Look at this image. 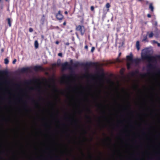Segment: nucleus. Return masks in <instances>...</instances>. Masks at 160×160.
Listing matches in <instances>:
<instances>
[{
	"label": "nucleus",
	"mask_w": 160,
	"mask_h": 160,
	"mask_svg": "<svg viewBox=\"0 0 160 160\" xmlns=\"http://www.w3.org/2000/svg\"><path fill=\"white\" fill-rule=\"evenodd\" d=\"M86 118L90 120V122H91V117L87 115L86 116Z\"/></svg>",
	"instance_id": "21"
},
{
	"label": "nucleus",
	"mask_w": 160,
	"mask_h": 160,
	"mask_svg": "<svg viewBox=\"0 0 160 160\" xmlns=\"http://www.w3.org/2000/svg\"><path fill=\"white\" fill-rule=\"evenodd\" d=\"M136 72V73H137V71H136V72Z\"/></svg>",
	"instance_id": "58"
},
{
	"label": "nucleus",
	"mask_w": 160,
	"mask_h": 160,
	"mask_svg": "<svg viewBox=\"0 0 160 160\" xmlns=\"http://www.w3.org/2000/svg\"><path fill=\"white\" fill-rule=\"evenodd\" d=\"M90 76L92 77H93V75H90Z\"/></svg>",
	"instance_id": "52"
},
{
	"label": "nucleus",
	"mask_w": 160,
	"mask_h": 160,
	"mask_svg": "<svg viewBox=\"0 0 160 160\" xmlns=\"http://www.w3.org/2000/svg\"><path fill=\"white\" fill-rule=\"evenodd\" d=\"M42 99V97H40V98H39V99Z\"/></svg>",
	"instance_id": "49"
},
{
	"label": "nucleus",
	"mask_w": 160,
	"mask_h": 160,
	"mask_svg": "<svg viewBox=\"0 0 160 160\" xmlns=\"http://www.w3.org/2000/svg\"><path fill=\"white\" fill-rule=\"evenodd\" d=\"M140 62V60L139 58H136L134 59H133V60L132 61V62L135 63L136 64H138Z\"/></svg>",
	"instance_id": "11"
},
{
	"label": "nucleus",
	"mask_w": 160,
	"mask_h": 160,
	"mask_svg": "<svg viewBox=\"0 0 160 160\" xmlns=\"http://www.w3.org/2000/svg\"><path fill=\"white\" fill-rule=\"evenodd\" d=\"M98 74H99V72H98Z\"/></svg>",
	"instance_id": "64"
},
{
	"label": "nucleus",
	"mask_w": 160,
	"mask_h": 160,
	"mask_svg": "<svg viewBox=\"0 0 160 160\" xmlns=\"http://www.w3.org/2000/svg\"><path fill=\"white\" fill-rule=\"evenodd\" d=\"M73 61L72 59H71L70 60V65L71 66L73 64Z\"/></svg>",
	"instance_id": "27"
},
{
	"label": "nucleus",
	"mask_w": 160,
	"mask_h": 160,
	"mask_svg": "<svg viewBox=\"0 0 160 160\" xmlns=\"http://www.w3.org/2000/svg\"><path fill=\"white\" fill-rule=\"evenodd\" d=\"M16 59H15L12 61V63L14 64L16 62Z\"/></svg>",
	"instance_id": "34"
},
{
	"label": "nucleus",
	"mask_w": 160,
	"mask_h": 160,
	"mask_svg": "<svg viewBox=\"0 0 160 160\" xmlns=\"http://www.w3.org/2000/svg\"><path fill=\"white\" fill-rule=\"evenodd\" d=\"M83 22V20H82V21H81V22Z\"/></svg>",
	"instance_id": "55"
},
{
	"label": "nucleus",
	"mask_w": 160,
	"mask_h": 160,
	"mask_svg": "<svg viewBox=\"0 0 160 160\" xmlns=\"http://www.w3.org/2000/svg\"><path fill=\"white\" fill-rule=\"evenodd\" d=\"M34 46L36 48H37L38 47V41L36 40L34 42Z\"/></svg>",
	"instance_id": "17"
},
{
	"label": "nucleus",
	"mask_w": 160,
	"mask_h": 160,
	"mask_svg": "<svg viewBox=\"0 0 160 160\" xmlns=\"http://www.w3.org/2000/svg\"><path fill=\"white\" fill-rule=\"evenodd\" d=\"M86 111L87 112H91V109L89 108H87Z\"/></svg>",
	"instance_id": "25"
},
{
	"label": "nucleus",
	"mask_w": 160,
	"mask_h": 160,
	"mask_svg": "<svg viewBox=\"0 0 160 160\" xmlns=\"http://www.w3.org/2000/svg\"><path fill=\"white\" fill-rule=\"evenodd\" d=\"M147 67L150 69H151L154 68L153 65L150 63H149L148 64Z\"/></svg>",
	"instance_id": "14"
},
{
	"label": "nucleus",
	"mask_w": 160,
	"mask_h": 160,
	"mask_svg": "<svg viewBox=\"0 0 160 160\" xmlns=\"http://www.w3.org/2000/svg\"><path fill=\"white\" fill-rule=\"evenodd\" d=\"M136 47L138 50H139L140 49V45L139 44V42L138 41L136 42Z\"/></svg>",
	"instance_id": "13"
},
{
	"label": "nucleus",
	"mask_w": 160,
	"mask_h": 160,
	"mask_svg": "<svg viewBox=\"0 0 160 160\" xmlns=\"http://www.w3.org/2000/svg\"><path fill=\"white\" fill-rule=\"evenodd\" d=\"M106 7L108 8V10H109L108 8L110 7V5L109 3H108L106 5Z\"/></svg>",
	"instance_id": "24"
},
{
	"label": "nucleus",
	"mask_w": 160,
	"mask_h": 160,
	"mask_svg": "<svg viewBox=\"0 0 160 160\" xmlns=\"http://www.w3.org/2000/svg\"><path fill=\"white\" fill-rule=\"evenodd\" d=\"M130 63H128L127 64V68L128 69H129L130 68Z\"/></svg>",
	"instance_id": "28"
},
{
	"label": "nucleus",
	"mask_w": 160,
	"mask_h": 160,
	"mask_svg": "<svg viewBox=\"0 0 160 160\" xmlns=\"http://www.w3.org/2000/svg\"><path fill=\"white\" fill-rule=\"evenodd\" d=\"M153 36V33L152 32H151L148 35V37L149 38H152Z\"/></svg>",
	"instance_id": "22"
},
{
	"label": "nucleus",
	"mask_w": 160,
	"mask_h": 160,
	"mask_svg": "<svg viewBox=\"0 0 160 160\" xmlns=\"http://www.w3.org/2000/svg\"><path fill=\"white\" fill-rule=\"evenodd\" d=\"M32 82V81L30 80H29V81H27L26 82V83L27 84H30Z\"/></svg>",
	"instance_id": "31"
},
{
	"label": "nucleus",
	"mask_w": 160,
	"mask_h": 160,
	"mask_svg": "<svg viewBox=\"0 0 160 160\" xmlns=\"http://www.w3.org/2000/svg\"><path fill=\"white\" fill-rule=\"evenodd\" d=\"M9 62V60L7 58H5L4 59V63L5 64H8Z\"/></svg>",
	"instance_id": "23"
},
{
	"label": "nucleus",
	"mask_w": 160,
	"mask_h": 160,
	"mask_svg": "<svg viewBox=\"0 0 160 160\" xmlns=\"http://www.w3.org/2000/svg\"><path fill=\"white\" fill-rule=\"evenodd\" d=\"M61 60L60 59H58L57 61V66H61V64L60 63Z\"/></svg>",
	"instance_id": "19"
},
{
	"label": "nucleus",
	"mask_w": 160,
	"mask_h": 160,
	"mask_svg": "<svg viewBox=\"0 0 160 160\" xmlns=\"http://www.w3.org/2000/svg\"><path fill=\"white\" fill-rule=\"evenodd\" d=\"M84 138L87 139V138H86V137H84Z\"/></svg>",
	"instance_id": "53"
},
{
	"label": "nucleus",
	"mask_w": 160,
	"mask_h": 160,
	"mask_svg": "<svg viewBox=\"0 0 160 160\" xmlns=\"http://www.w3.org/2000/svg\"><path fill=\"white\" fill-rule=\"evenodd\" d=\"M82 155L84 156V154L83 153H82Z\"/></svg>",
	"instance_id": "54"
},
{
	"label": "nucleus",
	"mask_w": 160,
	"mask_h": 160,
	"mask_svg": "<svg viewBox=\"0 0 160 160\" xmlns=\"http://www.w3.org/2000/svg\"><path fill=\"white\" fill-rule=\"evenodd\" d=\"M29 32H32L33 31V29L32 28H30L29 29Z\"/></svg>",
	"instance_id": "32"
},
{
	"label": "nucleus",
	"mask_w": 160,
	"mask_h": 160,
	"mask_svg": "<svg viewBox=\"0 0 160 160\" xmlns=\"http://www.w3.org/2000/svg\"><path fill=\"white\" fill-rule=\"evenodd\" d=\"M8 74L7 71H0V74L7 75Z\"/></svg>",
	"instance_id": "12"
},
{
	"label": "nucleus",
	"mask_w": 160,
	"mask_h": 160,
	"mask_svg": "<svg viewBox=\"0 0 160 160\" xmlns=\"http://www.w3.org/2000/svg\"><path fill=\"white\" fill-rule=\"evenodd\" d=\"M33 89V88H31V89Z\"/></svg>",
	"instance_id": "62"
},
{
	"label": "nucleus",
	"mask_w": 160,
	"mask_h": 160,
	"mask_svg": "<svg viewBox=\"0 0 160 160\" xmlns=\"http://www.w3.org/2000/svg\"><path fill=\"white\" fill-rule=\"evenodd\" d=\"M76 34L77 35V36H78V34H77L76 33Z\"/></svg>",
	"instance_id": "61"
},
{
	"label": "nucleus",
	"mask_w": 160,
	"mask_h": 160,
	"mask_svg": "<svg viewBox=\"0 0 160 160\" xmlns=\"http://www.w3.org/2000/svg\"><path fill=\"white\" fill-rule=\"evenodd\" d=\"M91 10L92 11H93L94 10V8L93 6H92L91 7Z\"/></svg>",
	"instance_id": "30"
},
{
	"label": "nucleus",
	"mask_w": 160,
	"mask_h": 160,
	"mask_svg": "<svg viewBox=\"0 0 160 160\" xmlns=\"http://www.w3.org/2000/svg\"><path fill=\"white\" fill-rule=\"evenodd\" d=\"M88 46L87 45H85V48L86 49L88 50Z\"/></svg>",
	"instance_id": "38"
},
{
	"label": "nucleus",
	"mask_w": 160,
	"mask_h": 160,
	"mask_svg": "<svg viewBox=\"0 0 160 160\" xmlns=\"http://www.w3.org/2000/svg\"><path fill=\"white\" fill-rule=\"evenodd\" d=\"M2 0H0V2H1Z\"/></svg>",
	"instance_id": "63"
},
{
	"label": "nucleus",
	"mask_w": 160,
	"mask_h": 160,
	"mask_svg": "<svg viewBox=\"0 0 160 160\" xmlns=\"http://www.w3.org/2000/svg\"><path fill=\"white\" fill-rule=\"evenodd\" d=\"M6 1H8V0H5Z\"/></svg>",
	"instance_id": "56"
},
{
	"label": "nucleus",
	"mask_w": 160,
	"mask_h": 160,
	"mask_svg": "<svg viewBox=\"0 0 160 160\" xmlns=\"http://www.w3.org/2000/svg\"><path fill=\"white\" fill-rule=\"evenodd\" d=\"M158 47H160V43H158Z\"/></svg>",
	"instance_id": "43"
},
{
	"label": "nucleus",
	"mask_w": 160,
	"mask_h": 160,
	"mask_svg": "<svg viewBox=\"0 0 160 160\" xmlns=\"http://www.w3.org/2000/svg\"><path fill=\"white\" fill-rule=\"evenodd\" d=\"M45 20V16L44 15H43L42 17V18L40 19V23L42 25H43L44 22Z\"/></svg>",
	"instance_id": "9"
},
{
	"label": "nucleus",
	"mask_w": 160,
	"mask_h": 160,
	"mask_svg": "<svg viewBox=\"0 0 160 160\" xmlns=\"http://www.w3.org/2000/svg\"><path fill=\"white\" fill-rule=\"evenodd\" d=\"M61 67L62 70H65L69 69L72 70L73 68L70 64H69L68 62H66L61 64Z\"/></svg>",
	"instance_id": "4"
},
{
	"label": "nucleus",
	"mask_w": 160,
	"mask_h": 160,
	"mask_svg": "<svg viewBox=\"0 0 160 160\" xmlns=\"http://www.w3.org/2000/svg\"><path fill=\"white\" fill-rule=\"evenodd\" d=\"M41 37H42V38H44V36L43 35H42L41 36Z\"/></svg>",
	"instance_id": "45"
},
{
	"label": "nucleus",
	"mask_w": 160,
	"mask_h": 160,
	"mask_svg": "<svg viewBox=\"0 0 160 160\" xmlns=\"http://www.w3.org/2000/svg\"><path fill=\"white\" fill-rule=\"evenodd\" d=\"M58 56L62 57V53H58Z\"/></svg>",
	"instance_id": "33"
},
{
	"label": "nucleus",
	"mask_w": 160,
	"mask_h": 160,
	"mask_svg": "<svg viewBox=\"0 0 160 160\" xmlns=\"http://www.w3.org/2000/svg\"><path fill=\"white\" fill-rule=\"evenodd\" d=\"M158 57H159V58H160V56H158Z\"/></svg>",
	"instance_id": "59"
},
{
	"label": "nucleus",
	"mask_w": 160,
	"mask_h": 160,
	"mask_svg": "<svg viewBox=\"0 0 160 160\" xmlns=\"http://www.w3.org/2000/svg\"><path fill=\"white\" fill-rule=\"evenodd\" d=\"M127 60L128 61H131L132 62L133 59V55L132 53H131L129 55L127 56L126 57Z\"/></svg>",
	"instance_id": "8"
},
{
	"label": "nucleus",
	"mask_w": 160,
	"mask_h": 160,
	"mask_svg": "<svg viewBox=\"0 0 160 160\" xmlns=\"http://www.w3.org/2000/svg\"><path fill=\"white\" fill-rule=\"evenodd\" d=\"M58 41H57L56 42V43L57 44H58Z\"/></svg>",
	"instance_id": "48"
},
{
	"label": "nucleus",
	"mask_w": 160,
	"mask_h": 160,
	"mask_svg": "<svg viewBox=\"0 0 160 160\" xmlns=\"http://www.w3.org/2000/svg\"><path fill=\"white\" fill-rule=\"evenodd\" d=\"M55 16L56 19L58 20L60 22H61L62 20L64 19V17L61 13L60 10H59L57 13L55 14Z\"/></svg>",
	"instance_id": "5"
},
{
	"label": "nucleus",
	"mask_w": 160,
	"mask_h": 160,
	"mask_svg": "<svg viewBox=\"0 0 160 160\" xmlns=\"http://www.w3.org/2000/svg\"><path fill=\"white\" fill-rule=\"evenodd\" d=\"M65 44L67 45H69V42H67V43H66Z\"/></svg>",
	"instance_id": "41"
},
{
	"label": "nucleus",
	"mask_w": 160,
	"mask_h": 160,
	"mask_svg": "<svg viewBox=\"0 0 160 160\" xmlns=\"http://www.w3.org/2000/svg\"><path fill=\"white\" fill-rule=\"evenodd\" d=\"M155 24V26H157V22H155V24Z\"/></svg>",
	"instance_id": "42"
},
{
	"label": "nucleus",
	"mask_w": 160,
	"mask_h": 160,
	"mask_svg": "<svg viewBox=\"0 0 160 160\" xmlns=\"http://www.w3.org/2000/svg\"><path fill=\"white\" fill-rule=\"evenodd\" d=\"M64 13H65V14H68V12H67V11H65V12H64Z\"/></svg>",
	"instance_id": "40"
},
{
	"label": "nucleus",
	"mask_w": 160,
	"mask_h": 160,
	"mask_svg": "<svg viewBox=\"0 0 160 160\" xmlns=\"http://www.w3.org/2000/svg\"><path fill=\"white\" fill-rule=\"evenodd\" d=\"M149 9L151 10V11L153 12L154 11V7L153 6L152 4L150 3L149 6Z\"/></svg>",
	"instance_id": "16"
},
{
	"label": "nucleus",
	"mask_w": 160,
	"mask_h": 160,
	"mask_svg": "<svg viewBox=\"0 0 160 160\" xmlns=\"http://www.w3.org/2000/svg\"><path fill=\"white\" fill-rule=\"evenodd\" d=\"M142 57L143 59L147 60L149 62H154L156 61V58L154 56H151L150 55H148L145 53L142 55Z\"/></svg>",
	"instance_id": "2"
},
{
	"label": "nucleus",
	"mask_w": 160,
	"mask_h": 160,
	"mask_svg": "<svg viewBox=\"0 0 160 160\" xmlns=\"http://www.w3.org/2000/svg\"><path fill=\"white\" fill-rule=\"evenodd\" d=\"M75 30L79 32L81 36H83L85 33V27L83 25H78L76 26Z\"/></svg>",
	"instance_id": "3"
},
{
	"label": "nucleus",
	"mask_w": 160,
	"mask_h": 160,
	"mask_svg": "<svg viewBox=\"0 0 160 160\" xmlns=\"http://www.w3.org/2000/svg\"><path fill=\"white\" fill-rule=\"evenodd\" d=\"M135 72H132L131 73V75L132 76H133L134 75H135Z\"/></svg>",
	"instance_id": "35"
},
{
	"label": "nucleus",
	"mask_w": 160,
	"mask_h": 160,
	"mask_svg": "<svg viewBox=\"0 0 160 160\" xmlns=\"http://www.w3.org/2000/svg\"><path fill=\"white\" fill-rule=\"evenodd\" d=\"M30 70V68H23L20 70V72L21 73H24L25 72H28Z\"/></svg>",
	"instance_id": "7"
},
{
	"label": "nucleus",
	"mask_w": 160,
	"mask_h": 160,
	"mask_svg": "<svg viewBox=\"0 0 160 160\" xmlns=\"http://www.w3.org/2000/svg\"><path fill=\"white\" fill-rule=\"evenodd\" d=\"M7 21L8 24V26H9V27H11V26H12V23H11V20L10 18H8L7 19Z\"/></svg>",
	"instance_id": "15"
},
{
	"label": "nucleus",
	"mask_w": 160,
	"mask_h": 160,
	"mask_svg": "<svg viewBox=\"0 0 160 160\" xmlns=\"http://www.w3.org/2000/svg\"><path fill=\"white\" fill-rule=\"evenodd\" d=\"M121 52H120V53H119V55H119V56H120V55H121Z\"/></svg>",
	"instance_id": "50"
},
{
	"label": "nucleus",
	"mask_w": 160,
	"mask_h": 160,
	"mask_svg": "<svg viewBox=\"0 0 160 160\" xmlns=\"http://www.w3.org/2000/svg\"><path fill=\"white\" fill-rule=\"evenodd\" d=\"M148 1H147V2H146V4H148Z\"/></svg>",
	"instance_id": "51"
},
{
	"label": "nucleus",
	"mask_w": 160,
	"mask_h": 160,
	"mask_svg": "<svg viewBox=\"0 0 160 160\" xmlns=\"http://www.w3.org/2000/svg\"><path fill=\"white\" fill-rule=\"evenodd\" d=\"M27 105H26V106H25V107H27Z\"/></svg>",
	"instance_id": "60"
},
{
	"label": "nucleus",
	"mask_w": 160,
	"mask_h": 160,
	"mask_svg": "<svg viewBox=\"0 0 160 160\" xmlns=\"http://www.w3.org/2000/svg\"><path fill=\"white\" fill-rule=\"evenodd\" d=\"M99 105V104H97V106H98Z\"/></svg>",
	"instance_id": "57"
},
{
	"label": "nucleus",
	"mask_w": 160,
	"mask_h": 160,
	"mask_svg": "<svg viewBox=\"0 0 160 160\" xmlns=\"http://www.w3.org/2000/svg\"><path fill=\"white\" fill-rule=\"evenodd\" d=\"M147 17H148V18H150L151 17V15L150 14H147Z\"/></svg>",
	"instance_id": "37"
},
{
	"label": "nucleus",
	"mask_w": 160,
	"mask_h": 160,
	"mask_svg": "<svg viewBox=\"0 0 160 160\" xmlns=\"http://www.w3.org/2000/svg\"><path fill=\"white\" fill-rule=\"evenodd\" d=\"M4 49L3 48H2L1 49V52H4Z\"/></svg>",
	"instance_id": "39"
},
{
	"label": "nucleus",
	"mask_w": 160,
	"mask_h": 160,
	"mask_svg": "<svg viewBox=\"0 0 160 160\" xmlns=\"http://www.w3.org/2000/svg\"><path fill=\"white\" fill-rule=\"evenodd\" d=\"M98 76L101 78H104L105 77V74L102 72L100 75H98Z\"/></svg>",
	"instance_id": "20"
},
{
	"label": "nucleus",
	"mask_w": 160,
	"mask_h": 160,
	"mask_svg": "<svg viewBox=\"0 0 160 160\" xmlns=\"http://www.w3.org/2000/svg\"><path fill=\"white\" fill-rule=\"evenodd\" d=\"M34 70L36 72L40 71H43L44 70V68L41 66H36L34 67Z\"/></svg>",
	"instance_id": "6"
},
{
	"label": "nucleus",
	"mask_w": 160,
	"mask_h": 160,
	"mask_svg": "<svg viewBox=\"0 0 160 160\" xmlns=\"http://www.w3.org/2000/svg\"><path fill=\"white\" fill-rule=\"evenodd\" d=\"M84 132V133L85 134H86L87 133V132L86 130H83Z\"/></svg>",
	"instance_id": "44"
},
{
	"label": "nucleus",
	"mask_w": 160,
	"mask_h": 160,
	"mask_svg": "<svg viewBox=\"0 0 160 160\" xmlns=\"http://www.w3.org/2000/svg\"><path fill=\"white\" fill-rule=\"evenodd\" d=\"M29 99H32V102L35 103V104L36 105V107H37V106H38V102H36V101H35L33 98H29Z\"/></svg>",
	"instance_id": "18"
},
{
	"label": "nucleus",
	"mask_w": 160,
	"mask_h": 160,
	"mask_svg": "<svg viewBox=\"0 0 160 160\" xmlns=\"http://www.w3.org/2000/svg\"><path fill=\"white\" fill-rule=\"evenodd\" d=\"M66 20H65L64 21V22H63V25L64 26H65L66 25Z\"/></svg>",
	"instance_id": "36"
},
{
	"label": "nucleus",
	"mask_w": 160,
	"mask_h": 160,
	"mask_svg": "<svg viewBox=\"0 0 160 160\" xmlns=\"http://www.w3.org/2000/svg\"><path fill=\"white\" fill-rule=\"evenodd\" d=\"M146 39H147V38H146H146H145L143 39V41H145V40H146Z\"/></svg>",
	"instance_id": "46"
},
{
	"label": "nucleus",
	"mask_w": 160,
	"mask_h": 160,
	"mask_svg": "<svg viewBox=\"0 0 160 160\" xmlns=\"http://www.w3.org/2000/svg\"><path fill=\"white\" fill-rule=\"evenodd\" d=\"M72 77V74H71L69 75H64L63 76V78L65 79L69 80L70 79V78Z\"/></svg>",
	"instance_id": "10"
},
{
	"label": "nucleus",
	"mask_w": 160,
	"mask_h": 160,
	"mask_svg": "<svg viewBox=\"0 0 160 160\" xmlns=\"http://www.w3.org/2000/svg\"><path fill=\"white\" fill-rule=\"evenodd\" d=\"M98 63L97 62H86V63H80L78 62L77 61L73 64V67L74 68H77L79 66L83 67L85 69H88L89 67L92 66L96 68L98 67Z\"/></svg>",
	"instance_id": "1"
},
{
	"label": "nucleus",
	"mask_w": 160,
	"mask_h": 160,
	"mask_svg": "<svg viewBox=\"0 0 160 160\" xmlns=\"http://www.w3.org/2000/svg\"><path fill=\"white\" fill-rule=\"evenodd\" d=\"M94 50H95V47H92V48H91V52H93V51H94Z\"/></svg>",
	"instance_id": "26"
},
{
	"label": "nucleus",
	"mask_w": 160,
	"mask_h": 160,
	"mask_svg": "<svg viewBox=\"0 0 160 160\" xmlns=\"http://www.w3.org/2000/svg\"><path fill=\"white\" fill-rule=\"evenodd\" d=\"M56 66H57V65L56 63H53L52 64V66L53 68L56 67Z\"/></svg>",
	"instance_id": "29"
},
{
	"label": "nucleus",
	"mask_w": 160,
	"mask_h": 160,
	"mask_svg": "<svg viewBox=\"0 0 160 160\" xmlns=\"http://www.w3.org/2000/svg\"><path fill=\"white\" fill-rule=\"evenodd\" d=\"M89 157H90V158H92V156H91V155H90Z\"/></svg>",
	"instance_id": "47"
}]
</instances>
